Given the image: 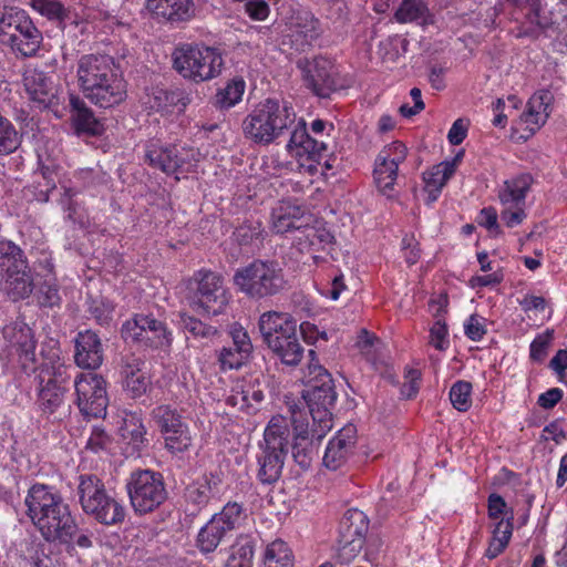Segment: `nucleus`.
<instances>
[{
  "mask_svg": "<svg viewBox=\"0 0 567 567\" xmlns=\"http://www.w3.org/2000/svg\"><path fill=\"white\" fill-rule=\"evenodd\" d=\"M27 516L49 543L71 546L73 542L81 548L92 547L87 534L78 535V524L70 505L53 486L35 483L24 498Z\"/></svg>",
  "mask_w": 567,
  "mask_h": 567,
  "instance_id": "obj_1",
  "label": "nucleus"
},
{
  "mask_svg": "<svg viewBox=\"0 0 567 567\" xmlns=\"http://www.w3.org/2000/svg\"><path fill=\"white\" fill-rule=\"evenodd\" d=\"M76 79L83 96L99 107L110 109L126 99V81L111 55H82L76 63Z\"/></svg>",
  "mask_w": 567,
  "mask_h": 567,
  "instance_id": "obj_2",
  "label": "nucleus"
},
{
  "mask_svg": "<svg viewBox=\"0 0 567 567\" xmlns=\"http://www.w3.org/2000/svg\"><path fill=\"white\" fill-rule=\"evenodd\" d=\"M308 389L302 398L312 417V437L321 440L332 429V408L337 401L331 374L318 361L315 350H309Z\"/></svg>",
  "mask_w": 567,
  "mask_h": 567,
  "instance_id": "obj_3",
  "label": "nucleus"
},
{
  "mask_svg": "<svg viewBox=\"0 0 567 567\" xmlns=\"http://www.w3.org/2000/svg\"><path fill=\"white\" fill-rule=\"evenodd\" d=\"M296 113L287 103L267 99L243 121L245 136L260 145H268L287 133L295 124Z\"/></svg>",
  "mask_w": 567,
  "mask_h": 567,
  "instance_id": "obj_4",
  "label": "nucleus"
},
{
  "mask_svg": "<svg viewBox=\"0 0 567 567\" xmlns=\"http://www.w3.org/2000/svg\"><path fill=\"white\" fill-rule=\"evenodd\" d=\"M233 282L238 291L256 301L278 296L288 288L284 268L270 259H254L238 268Z\"/></svg>",
  "mask_w": 567,
  "mask_h": 567,
  "instance_id": "obj_5",
  "label": "nucleus"
},
{
  "mask_svg": "<svg viewBox=\"0 0 567 567\" xmlns=\"http://www.w3.org/2000/svg\"><path fill=\"white\" fill-rule=\"evenodd\" d=\"M289 443L290 430L287 420L281 415L272 416L265 429L264 440L259 443L257 477L260 483L270 485L280 478Z\"/></svg>",
  "mask_w": 567,
  "mask_h": 567,
  "instance_id": "obj_6",
  "label": "nucleus"
},
{
  "mask_svg": "<svg viewBox=\"0 0 567 567\" xmlns=\"http://www.w3.org/2000/svg\"><path fill=\"white\" fill-rule=\"evenodd\" d=\"M33 289V274L24 251L11 240H0V290L18 301L28 298Z\"/></svg>",
  "mask_w": 567,
  "mask_h": 567,
  "instance_id": "obj_7",
  "label": "nucleus"
},
{
  "mask_svg": "<svg viewBox=\"0 0 567 567\" xmlns=\"http://www.w3.org/2000/svg\"><path fill=\"white\" fill-rule=\"evenodd\" d=\"M173 66L184 78L196 83L209 81L221 73V52L204 44L184 43L173 54Z\"/></svg>",
  "mask_w": 567,
  "mask_h": 567,
  "instance_id": "obj_8",
  "label": "nucleus"
},
{
  "mask_svg": "<svg viewBox=\"0 0 567 567\" xmlns=\"http://www.w3.org/2000/svg\"><path fill=\"white\" fill-rule=\"evenodd\" d=\"M43 37L29 14L10 8L0 18V43L22 56H33L39 51Z\"/></svg>",
  "mask_w": 567,
  "mask_h": 567,
  "instance_id": "obj_9",
  "label": "nucleus"
},
{
  "mask_svg": "<svg viewBox=\"0 0 567 567\" xmlns=\"http://www.w3.org/2000/svg\"><path fill=\"white\" fill-rule=\"evenodd\" d=\"M126 489L132 508L140 515L155 511L167 498L163 474L152 470L132 472Z\"/></svg>",
  "mask_w": 567,
  "mask_h": 567,
  "instance_id": "obj_10",
  "label": "nucleus"
},
{
  "mask_svg": "<svg viewBox=\"0 0 567 567\" xmlns=\"http://www.w3.org/2000/svg\"><path fill=\"white\" fill-rule=\"evenodd\" d=\"M246 514L241 504L228 502L219 513L199 529L196 537V546L203 554L214 553L229 533L237 529Z\"/></svg>",
  "mask_w": 567,
  "mask_h": 567,
  "instance_id": "obj_11",
  "label": "nucleus"
},
{
  "mask_svg": "<svg viewBox=\"0 0 567 567\" xmlns=\"http://www.w3.org/2000/svg\"><path fill=\"white\" fill-rule=\"evenodd\" d=\"M162 439L164 447L172 454L184 453L193 443L189 426L184 416L175 408L162 404L151 412Z\"/></svg>",
  "mask_w": 567,
  "mask_h": 567,
  "instance_id": "obj_12",
  "label": "nucleus"
},
{
  "mask_svg": "<svg viewBox=\"0 0 567 567\" xmlns=\"http://www.w3.org/2000/svg\"><path fill=\"white\" fill-rule=\"evenodd\" d=\"M121 334L125 341L137 342L153 349L168 348L173 340L165 322L145 313H137L125 321Z\"/></svg>",
  "mask_w": 567,
  "mask_h": 567,
  "instance_id": "obj_13",
  "label": "nucleus"
},
{
  "mask_svg": "<svg viewBox=\"0 0 567 567\" xmlns=\"http://www.w3.org/2000/svg\"><path fill=\"white\" fill-rule=\"evenodd\" d=\"M369 529L368 516L357 508L348 509L338 528V559L350 563L361 551Z\"/></svg>",
  "mask_w": 567,
  "mask_h": 567,
  "instance_id": "obj_14",
  "label": "nucleus"
},
{
  "mask_svg": "<svg viewBox=\"0 0 567 567\" xmlns=\"http://www.w3.org/2000/svg\"><path fill=\"white\" fill-rule=\"evenodd\" d=\"M76 405L85 417H104L109 405L106 381L96 373H80L74 379Z\"/></svg>",
  "mask_w": 567,
  "mask_h": 567,
  "instance_id": "obj_15",
  "label": "nucleus"
},
{
  "mask_svg": "<svg viewBox=\"0 0 567 567\" xmlns=\"http://www.w3.org/2000/svg\"><path fill=\"white\" fill-rule=\"evenodd\" d=\"M306 86L321 99L329 97L343 86L334 63L326 56H315L298 62Z\"/></svg>",
  "mask_w": 567,
  "mask_h": 567,
  "instance_id": "obj_16",
  "label": "nucleus"
},
{
  "mask_svg": "<svg viewBox=\"0 0 567 567\" xmlns=\"http://www.w3.org/2000/svg\"><path fill=\"white\" fill-rule=\"evenodd\" d=\"M199 152L192 147H178L150 141L145 145V163L155 169L171 175L184 169L185 165L199 161Z\"/></svg>",
  "mask_w": 567,
  "mask_h": 567,
  "instance_id": "obj_17",
  "label": "nucleus"
},
{
  "mask_svg": "<svg viewBox=\"0 0 567 567\" xmlns=\"http://www.w3.org/2000/svg\"><path fill=\"white\" fill-rule=\"evenodd\" d=\"M2 334L7 342L9 354L17 357L20 371L28 377L37 372V341L32 329L22 321H14L3 328Z\"/></svg>",
  "mask_w": 567,
  "mask_h": 567,
  "instance_id": "obj_18",
  "label": "nucleus"
},
{
  "mask_svg": "<svg viewBox=\"0 0 567 567\" xmlns=\"http://www.w3.org/2000/svg\"><path fill=\"white\" fill-rule=\"evenodd\" d=\"M194 280L196 288L192 302L193 308L197 311L202 310L208 316L221 313L228 303L223 277L210 270H199Z\"/></svg>",
  "mask_w": 567,
  "mask_h": 567,
  "instance_id": "obj_19",
  "label": "nucleus"
},
{
  "mask_svg": "<svg viewBox=\"0 0 567 567\" xmlns=\"http://www.w3.org/2000/svg\"><path fill=\"white\" fill-rule=\"evenodd\" d=\"M144 107L162 115L182 113L189 103L186 92L182 89L152 86L145 90L142 97Z\"/></svg>",
  "mask_w": 567,
  "mask_h": 567,
  "instance_id": "obj_20",
  "label": "nucleus"
},
{
  "mask_svg": "<svg viewBox=\"0 0 567 567\" xmlns=\"http://www.w3.org/2000/svg\"><path fill=\"white\" fill-rule=\"evenodd\" d=\"M355 444L357 427L349 423L329 442L323 455L324 466L332 471L342 467L353 455Z\"/></svg>",
  "mask_w": 567,
  "mask_h": 567,
  "instance_id": "obj_21",
  "label": "nucleus"
},
{
  "mask_svg": "<svg viewBox=\"0 0 567 567\" xmlns=\"http://www.w3.org/2000/svg\"><path fill=\"white\" fill-rule=\"evenodd\" d=\"M301 419V412H297L292 409L291 423L293 425L295 435L291 443V453L296 464H298L302 471H306L311 466L316 450L312 443L313 437H310L306 412L305 422ZM315 439L317 437L315 436Z\"/></svg>",
  "mask_w": 567,
  "mask_h": 567,
  "instance_id": "obj_22",
  "label": "nucleus"
},
{
  "mask_svg": "<svg viewBox=\"0 0 567 567\" xmlns=\"http://www.w3.org/2000/svg\"><path fill=\"white\" fill-rule=\"evenodd\" d=\"M23 84L29 99L40 110L50 109L58 104V91L53 80L43 71L29 70L24 74Z\"/></svg>",
  "mask_w": 567,
  "mask_h": 567,
  "instance_id": "obj_23",
  "label": "nucleus"
},
{
  "mask_svg": "<svg viewBox=\"0 0 567 567\" xmlns=\"http://www.w3.org/2000/svg\"><path fill=\"white\" fill-rule=\"evenodd\" d=\"M72 365H68L60 358L59 351H51L48 357L43 358V362L39 365L34 380L38 384H48L55 388L68 390L72 380Z\"/></svg>",
  "mask_w": 567,
  "mask_h": 567,
  "instance_id": "obj_24",
  "label": "nucleus"
},
{
  "mask_svg": "<svg viewBox=\"0 0 567 567\" xmlns=\"http://www.w3.org/2000/svg\"><path fill=\"white\" fill-rule=\"evenodd\" d=\"M223 480L221 472L205 473L185 487V502L195 506L198 511L203 509L212 498L219 494Z\"/></svg>",
  "mask_w": 567,
  "mask_h": 567,
  "instance_id": "obj_25",
  "label": "nucleus"
},
{
  "mask_svg": "<svg viewBox=\"0 0 567 567\" xmlns=\"http://www.w3.org/2000/svg\"><path fill=\"white\" fill-rule=\"evenodd\" d=\"M74 342V360L78 367L94 370L102 364L104 350L97 333L92 330L80 331Z\"/></svg>",
  "mask_w": 567,
  "mask_h": 567,
  "instance_id": "obj_26",
  "label": "nucleus"
},
{
  "mask_svg": "<svg viewBox=\"0 0 567 567\" xmlns=\"http://www.w3.org/2000/svg\"><path fill=\"white\" fill-rule=\"evenodd\" d=\"M258 329L262 341L267 347H276L279 340L287 334H293L297 330V323L288 313L267 311L262 313L258 321Z\"/></svg>",
  "mask_w": 567,
  "mask_h": 567,
  "instance_id": "obj_27",
  "label": "nucleus"
},
{
  "mask_svg": "<svg viewBox=\"0 0 567 567\" xmlns=\"http://www.w3.org/2000/svg\"><path fill=\"white\" fill-rule=\"evenodd\" d=\"M287 148L289 152L295 151L296 156L308 155L309 159L317 162H319L328 151L327 144L323 141H318L309 135L303 120H301L290 133Z\"/></svg>",
  "mask_w": 567,
  "mask_h": 567,
  "instance_id": "obj_28",
  "label": "nucleus"
},
{
  "mask_svg": "<svg viewBox=\"0 0 567 567\" xmlns=\"http://www.w3.org/2000/svg\"><path fill=\"white\" fill-rule=\"evenodd\" d=\"M69 105L71 120L78 134L85 133L91 136H99L103 133V124L82 97L71 93L69 95Z\"/></svg>",
  "mask_w": 567,
  "mask_h": 567,
  "instance_id": "obj_29",
  "label": "nucleus"
},
{
  "mask_svg": "<svg viewBox=\"0 0 567 567\" xmlns=\"http://www.w3.org/2000/svg\"><path fill=\"white\" fill-rule=\"evenodd\" d=\"M147 9L172 23L189 21L195 16L193 0H147Z\"/></svg>",
  "mask_w": 567,
  "mask_h": 567,
  "instance_id": "obj_30",
  "label": "nucleus"
},
{
  "mask_svg": "<svg viewBox=\"0 0 567 567\" xmlns=\"http://www.w3.org/2000/svg\"><path fill=\"white\" fill-rule=\"evenodd\" d=\"M305 208L290 202H281L272 209V229L277 234L299 230L305 226Z\"/></svg>",
  "mask_w": 567,
  "mask_h": 567,
  "instance_id": "obj_31",
  "label": "nucleus"
},
{
  "mask_svg": "<svg viewBox=\"0 0 567 567\" xmlns=\"http://www.w3.org/2000/svg\"><path fill=\"white\" fill-rule=\"evenodd\" d=\"M103 525H117L125 519L124 506L107 493L84 512Z\"/></svg>",
  "mask_w": 567,
  "mask_h": 567,
  "instance_id": "obj_32",
  "label": "nucleus"
},
{
  "mask_svg": "<svg viewBox=\"0 0 567 567\" xmlns=\"http://www.w3.org/2000/svg\"><path fill=\"white\" fill-rule=\"evenodd\" d=\"M551 95L547 91L534 94L519 121L527 125L530 134H534L542 125L545 124L549 116Z\"/></svg>",
  "mask_w": 567,
  "mask_h": 567,
  "instance_id": "obj_33",
  "label": "nucleus"
},
{
  "mask_svg": "<svg viewBox=\"0 0 567 567\" xmlns=\"http://www.w3.org/2000/svg\"><path fill=\"white\" fill-rule=\"evenodd\" d=\"M532 184L533 177L529 174H522L511 181H506L498 195L502 204L509 207L524 205Z\"/></svg>",
  "mask_w": 567,
  "mask_h": 567,
  "instance_id": "obj_34",
  "label": "nucleus"
},
{
  "mask_svg": "<svg viewBox=\"0 0 567 567\" xmlns=\"http://www.w3.org/2000/svg\"><path fill=\"white\" fill-rule=\"evenodd\" d=\"M106 493L105 485L97 475L82 474L79 476L76 494L83 512L93 506V504Z\"/></svg>",
  "mask_w": 567,
  "mask_h": 567,
  "instance_id": "obj_35",
  "label": "nucleus"
},
{
  "mask_svg": "<svg viewBox=\"0 0 567 567\" xmlns=\"http://www.w3.org/2000/svg\"><path fill=\"white\" fill-rule=\"evenodd\" d=\"M280 361L289 367H296L303 358V347L299 342L297 330L293 334L281 338L276 347H268Z\"/></svg>",
  "mask_w": 567,
  "mask_h": 567,
  "instance_id": "obj_36",
  "label": "nucleus"
},
{
  "mask_svg": "<svg viewBox=\"0 0 567 567\" xmlns=\"http://www.w3.org/2000/svg\"><path fill=\"white\" fill-rule=\"evenodd\" d=\"M373 174L380 192L390 196V192L393 189L394 182L398 176V167L395 165L394 167L391 165L386 154L378 155Z\"/></svg>",
  "mask_w": 567,
  "mask_h": 567,
  "instance_id": "obj_37",
  "label": "nucleus"
},
{
  "mask_svg": "<svg viewBox=\"0 0 567 567\" xmlns=\"http://www.w3.org/2000/svg\"><path fill=\"white\" fill-rule=\"evenodd\" d=\"M68 390L48 384H38V405L45 414H53L61 408L65 400Z\"/></svg>",
  "mask_w": 567,
  "mask_h": 567,
  "instance_id": "obj_38",
  "label": "nucleus"
},
{
  "mask_svg": "<svg viewBox=\"0 0 567 567\" xmlns=\"http://www.w3.org/2000/svg\"><path fill=\"white\" fill-rule=\"evenodd\" d=\"M399 22L427 23L431 16L425 0H403L395 13Z\"/></svg>",
  "mask_w": 567,
  "mask_h": 567,
  "instance_id": "obj_39",
  "label": "nucleus"
},
{
  "mask_svg": "<svg viewBox=\"0 0 567 567\" xmlns=\"http://www.w3.org/2000/svg\"><path fill=\"white\" fill-rule=\"evenodd\" d=\"M292 566V553L284 540L276 539L267 546L264 557V567Z\"/></svg>",
  "mask_w": 567,
  "mask_h": 567,
  "instance_id": "obj_40",
  "label": "nucleus"
},
{
  "mask_svg": "<svg viewBox=\"0 0 567 567\" xmlns=\"http://www.w3.org/2000/svg\"><path fill=\"white\" fill-rule=\"evenodd\" d=\"M41 181L35 182L34 197L40 203H47L50 194L56 188L58 166L42 164L39 168Z\"/></svg>",
  "mask_w": 567,
  "mask_h": 567,
  "instance_id": "obj_41",
  "label": "nucleus"
},
{
  "mask_svg": "<svg viewBox=\"0 0 567 567\" xmlns=\"http://www.w3.org/2000/svg\"><path fill=\"white\" fill-rule=\"evenodd\" d=\"M30 3L34 10L49 20L58 21L62 28L71 19L70 10L60 0H30Z\"/></svg>",
  "mask_w": 567,
  "mask_h": 567,
  "instance_id": "obj_42",
  "label": "nucleus"
},
{
  "mask_svg": "<svg viewBox=\"0 0 567 567\" xmlns=\"http://www.w3.org/2000/svg\"><path fill=\"white\" fill-rule=\"evenodd\" d=\"M433 303L439 305V308L434 315L436 321L430 329L431 343L433 347L440 351H443L447 348V327L443 319V313L446 311L447 299L442 298L439 301H433Z\"/></svg>",
  "mask_w": 567,
  "mask_h": 567,
  "instance_id": "obj_43",
  "label": "nucleus"
},
{
  "mask_svg": "<svg viewBox=\"0 0 567 567\" xmlns=\"http://www.w3.org/2000/svg\"><path fill=\"white\" fill-rule=\"evenodd\" d=\"M255 544L247 537L241 536L233 546V553L228 560V567H252Z\"/></svg>",
  "mask_w": 567,
  "mask_h": 567,
  "instance_id": "obj_44",
  "label": "nucleus"
},
{
  "mask_svg": "<svg viewBox=\"0 0 567 567\" xmlns=\"http://www.w3.org/2000/svg\"><path fill=\"white\" fill-rule=\"evenodd\" d=\"M21 145V136L9 118L0 112V156L14 153Z\"/></svg>",
  "mask_w": 567,
  "mask_h": 567,
  "instance_id": "obj_45",
  "label": "nucleus"
},
{
  "mask_svg": "<svg viewBox=\"0 0 567 567\" xmlns=\"http://www.w3.org/2000/svg\"><path fill=\"white\" fill-rule=\"evenodd\" d=\"M245 82L241 79L231 80L226 87L216 94L215 104L220 109H229L241 100Z\"/></svg>",
  "mask_w": 567,
  "mask_h": 567,
  "instance_id": "obj_46",
  "label": "nucleus"
},
{
  "mask_svg": "<svg viewBox=\"0 0 567 567\" xmlns=\"http://www.w3.org/2000/svg\"><path fill=\"white\" fill-rule=\"evenodd\" d=\"M302 228L305 243L308 244L313 251L323 250L333 241V235L324 227H313L305 224Z\"/></svg>",
  "mask_w": 567,
  "mask_h": 567,
  "instance_id": "obj_47",
  "label": "nucleus"
},
{
  "mask_svg": "<svg viewBox=\"0 0 567 567\" xmlns=\"http://www.w3.org/2000/svg\"><path fill=\"white\" fill-rule=\"evenodd\" d=\"M262 234L261 223L257 220H245L238 226L233 236L240 246H248L255 240H259Z\"/></svg>",
  "mask_w": 567,
  "mask_h": 567,
  "instance_id": "obj_48",
  "label": "nucleus"
},
{
  "mask_svg": "<svg viewBox=\"0 0 567 567\" xmlns=\"http://www.w3.org/2000/svg\"><path fill=\"white\" fill-rule=\"evenodd\" d=\"M472 384L467 381L455 382L450 390V400L452 405L461 411L465 412L471 408Z\"/></svg>",
  "mask_w": 567,
  "mask_h": 567,
  "instance_id": "obj_49",
  "label": "nucleus"
},
{
  "mask_svg": "<svg viewBox=\"0 0 567 567\" xmlns=\"http://www.w3.org/2000/svg\"><path fill=\"white\" fill-rule=\"evenodd\" d=\"M179 324L185 331L195 338L208 339L217 333V329L215 327L204 323L199 319L185 313L181 315Z\"/></svg>",
  "mask_w": 567,
  "mask_h": 567,
  "instance_id": "obj_50",
  "label": "nucleus"
},
{
  "mask_svg": "<svg viewBox=\"0 0 567 567\" xmlns=\"http://www.w3.org/2000/svg\"><path fill=\"white\" fill-rule=\"evenodd\" d=\"M229 337L231 338L233 346L238 350L240 355L251 358L254 346L248 331L238 323H233L229 327Z\"/></svg>",
  "mask_w": 567,
  "mask_h": 567,
  "instance_id": "obj_51",
  "label": "nucleus"
},
{
  "mask_svg": "<svg viewBox=\"0 0 567 567\" xmlns=\"http://www.w3.org/2000/svg\"><path fill=\"white\" fill-rule=\"evenodd\" d=\"M526 18L530 24L537 27L540 31H545L554 24L550 12L535 0L529 4Z\"/></svg>",
  "mask_w": 567,
  "mask_h": 567,
  "instance_id": "obj_52",
  "label": "nucleus"
},
{
  "mask_svg": "<svg viewBox=\"0 0 567 567\" xmlns=\"http://www.w3.org/2000/svg\"><path fill=\"white\" fill-rule=\"evenodd\" d=\"M249 359V357L240 355L234 346L224 347L218 354V361L224 370H238L246 364Z\"/></svg>",
  "mask_w": 567,
  "mask_h": 567,
  "instance_id": "obj_53",
  "label": "nucleus"
},
{
  "mask_svg": "<svg viewBox=\"0 0 567 567\" xmlns=\"http://www.w3.org/2000/svg\"><path fill=\"white\" fill-rule=\"evenodd\" d=\"M553 330H546L538 334L530 343L529 357L535 362H543L547 355L548 348L553 341Z\"/></svg>",
  "mask_w": 567,
  "mask_h": 567,
  "instance_id": "obj_54",
  "label": "nucleus"
},
{
  "mask_svg": "<svg viewBox=\"0 0 567 567\" xmlns=\"http://www.w3.org/2000/svg\"><path fill=\"white\" fill-rule=\"evenodd\" d=\"M114 311L113 305L104 299H94L90 303L89 312L101 326L109 324Z\"/></svg>",
  "mask_w": 567,
  "mask_h": 567,
  "instance_id": "obj_55",
  "label": "nucleus"
},
{
  "mask_svg": "<svg viewBox=\"0 0 567 567\" xmlns=\"http://www.w3.org/2000/svg\"><path fill=\"white\" fill-rule=\"evenodd\" d=\"M124 425L123 430L127 433V436L134 445H143L147 441L145 437L146 429L141 417L133 415L131 419L124 421Z\"/></svg>",
  "mask_w": 567,
  "mask_h": 567,
  "instance_id": "obj_56",
  "label": "nucleus"
},
{
  "mask_svg": "<svg viewBox=\"0 0 567 567\" xmlns=\"http://www.w3.org/2000/svg\"><path fill=\"white\" fill-rule=\"evenodd\" d=\"M39 302L42 307L52 308L59 306L61 302V296L56 284L45 281L41 285L39 291Z\"/></svg>",
  "mask_w": 567,
  "mask_h": 567,
  "instance_id": "obj_57",
  "label": "nucleus"
},
{
  "mask_svg": "<svg viewBox=\"0 0 567 567\" xmlns=\"http://www.w3.org/2000/svg\"><path fill=\"white\" fill-rule=\"evenodd\" d=\"M150 386V380L145 374H138L137 377H134L133 379L124 380V390L127 392V394L133 398L137 399L144 395Z\"/></svg>",
  "mask_w": 567,
  "mask_h": 567,
  "instance_id": "obj_58",
  "label": "nucleus"
},
{
  "mask_svg": "<svg viewBox=\"0 0 567 567\" xmlns=\"http://www.w3.org/2000/svg\"><path fill=\"white\" fill-rule=\"evenodd\" d=\"M112 439L111 436L105 432L104 429L94 426L91 431V435L86 443V449L99 452L106 450L109 445L111 444Z\"/></svg>",
  "mask_w": 567,
  "mask_h": 567,
  "instance_id": "obj_59",
  "label": "nucleus"
},
{
  "mask_svg": "<svg viewBox=\"0 0 567 567\" xmlns=\"http://www.w3.org/2000/svg\"><path fill=\"white\" fill-rule=\"evenodd\" d=\"M464 332L472 341H480L486 333L483 318L472 315L464 324Z\"/></svg>",
  "mask_w": 567,
  "mask_h": 567,
  "instance_id": "obj_60",
  "label": "nucleus"
},
{
  "mask_svg": "<svg viewBox=\"0 0 567 567\" xmlns=\"http://www.w3.org/2000/svg\"><path fill=\"white\" fill-rule=\"evenodd\" d=\"M144 361L137 357L128 355L125 357L123 360L122 365V377L124 380L133 379L134 377H137L138 374H145L143 371L144 368Z\"/></svg>",
  "mask_w": 567,
  "mask_h": 567,
  "instance_id": "obj_61",
  "label": "nucleus"
},
{
  "mask_svg": "<svg viewBox=\"0 0 567 567\" xmlns=\"http://www.w3.org/2000/svg\"><path fill=\"white\" fill-rule=\"evenodd\" d=\"M477 224L485 227L494 235H498L501 233L499 225L497 223V212L493 207H485L481 210L477 217Z\"/></svg>",
  "mask_w": 567,
  "mask_h": 567,
  "instance_id": "obj_62",
  "label": "nucleus"
},
{
  "mask_svg": "<svg viewBox=\"0 0 567 567\" xmlns=\"http://www.w3.org/2000/svg\"><path fill=\"white\" fill-rule=\"evenodd\" d=\"M380 154H386L389 157V162H391V165L393 167H394V165L396 167H399V165L406 157L408 148L403 143L395 141L393 143H391L390 145H388L386 147H384V150H382L380 152Z\"/></svg>",
  "mask_w": 567,
  "mask_h": 567,
  "instance_id": "obj_63",
  "label": "nucleus"
},
{
  "mask_svg": "<svg viewBox=\"0 0 567 567\" xmlns=\"http://www.w3.org/2000/svg\"><path fill=\"white\" fill-rule=\"evenodd\" d=\"M420 371L416 369H410L406 374L405 379L406 382L403 383L401 386V395L411 399L413 398L417 391H419V384L417 381L420 380Z\"/></svg>",
  "mask_w": 567,
  "mask_h": 567,
  "instance_id": "obj_64",
  "label": "nucleus"
}]
</instances>
